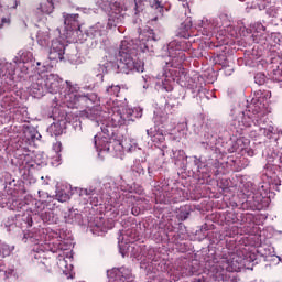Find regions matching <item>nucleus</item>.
<instances>
[{
	"mask_svg": "<svg viewBox=\"0 0 282 282\" xmlns=\"http://www.w3.org/2000/svg\"><path fill=\"white\" fill-rule=\"evenodd\" d=\"M105 111L99 109L90 110V119L94 127H100L101 132L94 137V144L97 149L98 156L105 160V153H111L113 158H122L124 155V143L121 137L116 134L113 127H122L133 122V110L131 109H118L115 108L110 117H108V122L102 120L105 118Z\"/></svg>",
	"mask_w": 282,
	"mask_h": 282,
	"instance_id": "f257e3e1",
	"label": "nucleus"
},
{
	"mask_svg": "<svg viewBox=\"0 0 282 282\" xmlns=\"http://www.w3.org/2000/svg\"><path fill=\"white\" fill-rule=\"evenodd\" d=\"M45 91L48 94H61L64 97V102L68 105H78V102H91V105H96L100 100L96 93H79L78 85L72 84L70 80L64 82L58 74L41 72L31 76L29 94L33 98H43Z\"/></svg>",
	"mask_w": 282,
	"mask_h": 282,
	"instance_id": "f03ea898",
	"label": "nucleus"
},
{
	"mask_svg": "<svg viewBox=\"0 0 282 282\" xmlns=\"http://www.w3.org/2000/svg\"><path fill=\"white\" fill-rule=\"evenodd\" d=\"M167 54L171 61L165 63L162 76L158 77V89H161L162 91H173L175 80L181 87H186L192 90L197 89V82H195V79L186 73L184 66H182V63L186 61L182 43L177 41L170 42L167 44Z\"/></svg>",
	"mask_w": 282,
	"mask_h": 282,
	"instance_id": "7ed1b4c3",
	"label": "nucleus"
},
{
	"mask_svg": "<svg viewBox=\"0 0 282 282\" xmlns=\"http://www.w3.org/2000/svg\"><path fill=\"white\" fill-rule=\"evenodd\" d=\"M167 54L171 61L165 63L162 76L158 77V89H161L162 91H173L175 80L181 87H186L192 90L197 89V82H195V79L186 73L184 66H182V63L186 61L182 43L177 41L170 42L167 44Z\"/></svg>",
	"mask_w": 282,
	"mask_h": 282,
	"instance_id": "20e7f679",
	"label": "nucleus"
},
{
	"mask_svg": "<svg viewBox=\"0 0 282 282\" xmlns=\"http://www.w3.org/2000/svg\"><path fill=\"white\" fill-rule=\"evenodd\" d=\"M254 262L252 257L243 254V251L231 252L225 249L221 254H217L209 262V272L215 281H228V272H241V270H252L250 267Z\"/></svg>",
	"mask_w": 282,
	"mask_h": 282,
	"instance_id": "39448f33",
	"label": "nucleus"
},
{
	"mask_svg": "<svg viewBox=\"0 0 282 282\" xmlns=\"http://www.w3.org/2000/svg\"><path fill=\"white\" fill-rule=\"evenodd\" d=\"M33 58L32 52L20 51L12 62L0 61V96L10 94L17 87V76L25 78L30 74Z\"/></svg>",
	"mask_w": 282,
	"mask_h": 282,
	"instance_id": "423d86ee",
	"label": "nucleus"
},
{
	"mask_svg": "<svg viewBox=\"0 0 282 282\" xmlns=\"http://www.w3.org/2000/svg\"><path fill=\"white\" fill-rule=\"evenodd\" d=\"M118 62L107 61L104 63V72L109 74H129L130 72H144V63L138 59V51L133 47V42L122 40L119 46Z\"/></svg>",
	"mask_w": 282,
	"mask_h": 282,
	"instance_id": "0eeeda50",
	"label": "nucleus"
},
{
	"mask_svg": "<svg viewBox=\"0 0 282 282\" xmlns=\"http://www.w3.org/2000/svg\"><path fill=\"white\" fill-rule=\"evenodd\" d=\"M225 32V34H229V36H237V32L235 31V26L230 24V20H228V15H220L216 19H206L204 18L198 23V32L203 34V36H210L213 32Z\"/></svg>",
	"mask_w": 282,
	"mask_h": 282,
	"instance_id": "6e6552de",
	"label": "nucleus"
},
{
	"mask_svg": "<svg viewBox=\"0 0 282 282\" xmlns=\"http://www.w3.org/2000/svg\"><path fill=\"white\" fill-rule=\"evenodd\" d=\"M276 169L282 171V152L280 154H271L268 156L267 164L262 170V181L268 186H271L273 191H280L279 186H281V178L279 174H276Z\"/></svg>",
	"mask_w": 282,
	"mask_h": 282,
	"instance_id": "1a4fd4ad",
	"label": "nucleus"
},
{
	"mask_svg": "<svg viewBox=\"0 0 282 282\" xmlns=\"http://www.w3.org/2000/svg\"><path fill=\"white\" fill-rule=\"evenodd\" d=\"M13 131H17L19 133L18 140L15 141L14 149L17 151H26L28 147L32 144V142H35V140H39L41 138V133H39V130L32 126H14Z\"/></svg>",
	"mask_w": 282,
	"mask_h": 282,
	"instance_id": "9d476101",
	"label": "nucleus"
},
{
	"mask_svg": "<svg viewBox=\"0 0 282 282\" xmlns=\"http://www.w3.org/2000/svg\"><path fill=\"white\" fill-rule=\"evenodd\" d=\"M22 241L24 243H33L34 246L45 243V246H47L46 250H50V252H53V254H56V252L63 250V246L61 245V242L47 240V236H45V234L41 230L24 232Z\"/></svg>",
	"mask_w": 282,
	"mask_h": 282,
	"instance_id": "9b49d317",
	"label": "nucleus"
},
{
	"mask_svg": "<svg viewBox=\"0 0 282 282\" xmlns=\"http://www.w3.org/2000/svg\"><path fill=\"white\" fill-rule=\"evenodd\" d=\"M123 9H122V3L116 1L112 4H110V13H109V18H108V23H107V28L109 30H113V28H117L118 32H120V34H122V29L120 25H122V23H124V13Z\"/></svg>",
	"mask_w": 282,
	"mask_h": 282,
	"instance_id": "f8f14e48",
	"label": "nucleus"
},
{
	"mask_svg": "<svg viewBox=\"0 0 282 282\" xmlns=\"http://www.w3.org/2000/svg\"><path fill=\"white\" fill-rule=\"evenodd\" d=\"M132 2L134 3L133 10L135 17H138L140 12H144L147 6H150L151 10H154L156 14L151 19V21H158L159 17L164 15V6H162V0H153L152 2L147 0H132Z\"/></svg>",
	"mask_w": 282,
	"mask_h": 282,
	"instance_id": "ddd939ff",
	"label": "nucleus"
},
{
	"mask_svg": "<svg viewBox=\"0 0 282 282\" xmlns=\"http://www.w3.org/2000/svg\"><path fill=\"white\" fill-rule=\"evenodd\" d=\"M21 0H0V28H8L12 23L10 10H17Z\"/></svg>",
	"mask_w": 282,
	"mask_h": 282,
	"instance_id": "4468645a",
	"label": "nucleus"
},
{
	"mask_svg": "<svg viewBox=\"0 0 282 282\" xmlns=\"http://www.w3.org/2000/svg\"><path fill=\"white\" fill-rule=\"evenodd\" d=\"M160 37L155 35L152 29H145L139 34V50L141 52H154L155 43Z\"/></svg>",
	"mask_w": 282,
	"mask_h": 282,
	"instance_id": "2eb2a0df",
	"label": "nucleus"
},
{
	"mask_svg": "<svg viewBox=\"0 0 282 282\" xmlns=\"http://www.w3.org/2000/svg\"><path fill=\"white\" fill-rule=\"evenodd\" d=\"M79 197H85V199H90L91 206H100L105 202L106 196L100 191V187L90 186L89 188H80Z\"/></svg>",
	"mask_w": 282,
	"mask_h": 282,
	"instance_id": "dca6fc26",
	"label": "nucleus"
},
{
	"mask_svg": "<svg viewBox=\"0 0 282 282\" xmlns=\"http://www.w3.org/2000/svg\"><path fill=\"white\" fill-rule=\"evenodd\" d=\"M34 204V200L32 198H24V199H15L11 204L12 210H26V215L22 216L23 221H25L26 226L31 228L32 224L34 223L32 220V207H30V203Z\"/></svg>",
	"mask_w": 282,
	"mask_h": 282,
	"instance_id": "f3484780",
	"label": "nucleus"
},
{
	"mask_svg": "<svg viewBox=\"0 0 282 282\" xmlns=\"http://www.w3.org/2000/svg\"><path fill=\"white\" fill-rule=\"evenodd\" d=\"M254 115L252 112H241L237 119L231 121V131L241 133L247 127H252Z\"/></svg>",
	"mask_w": 282,
	"mask_h": 282,
	"instance_id": "a211bd4d",
	"label": "nucleus"
},
{
	"mask_svg": "<svg viewBox=\"0 0 282 282\" xmlns=\"http://www.w3.org/2000/svg\"><path fill=\"white\" fill-rule=\"evenodd\" d=\"M110 282H133V273L129 268H113L111 271L107 272Z\"/></svg>",
	"mask_w": 282,
	"mask_h": 282,
	"instance_id": "6ab92c4d",
	"label": "nucleus"
},
{
	"mask_svg": "<svg viewBox=\"0 0 282 282\" xmlns=\"http://www.w3.org/2000/svg\"><path fill=\"white\" fill-rule=\"evenodd\" d=\"M137 237L138 235H135V230L133 229L119 230L118 246L122 257H124L126 246H128V243H133Z\"/></svg>",
	"mask_w": 282,
	"mask_h": 282,
	"instance_id": "aec40b11",
	"label": "nucleus"
},
{
	"mask_svg": "<svg viewBox=\"0 0 282 282\" xmlns=\"http://www.w3.org/2000/svg\"><path fill=\"white\" fill-rule=\"evenodd\" d=\"M50 61H63L65 58V43L56 39L52 41L50 53Z\"/></svg>",
	"mask_w": 282,
	"mask_h": 282,
	"instance_id": "412c9836",
	"label": "nucleus"
},
{
	"mask_svg": "<svg viewBox=\"0 0 282 282\" xmlns=\"http://www.w3.org/2000/svg\"><path fill=\"white\" fill-rule=\"evenodd\" d=\"M107 30H109V26L106 22H97L86 31V34L89 39L101 41L102 37L107 36Z\"/></svg>",
	"mask_w": 282,
	"mask_h": 282,
	"instance_id": "4be33fe9",
	"label": "nucleus"
},
{
	"mask_svg": "<svg viewBox=\"0 0 282 282\" xmlns=\"http://www.w3.org/2000/svg\"><path fill=\"white\" fill-rule=\"evenodd\" d=\"M17 155L19 156V166L21 169H34V153L25 150H17Z\"/></svg>",
	"mask_w": 282,
	"mask_h": 282,
	"instance_id": "5701e85b",
	"label": "nucleus"
},
{
	"mask_svg": "<svg viewBox=\"0 0 282 282\" xmlns=\"http://www.w3.org/2000/svg\"><path fill=\"white\" fill-rule=\"evenodd\" d=\"M78 14H65L64 13V25L67 32H74L80 30V22L78 21Z\"/></svg>",
	"mask_w": 282,
	"mask_h": 282,
	"instance_id": "b1692460",
	"label": "nucleus"
},
{
	"mask_svg": "<svg viewBox=\"0 0 282 282\" xmlns=\"http://www.w3.org/2000/svg\"><path fill=\"white\" fill-rule=\"evenodd\" d=\"M1 105L3 109H7L10 113H14L15 110L19 109V101H17V98L10 94L2 98Z\"/></svg>",
	"mask_w": 282,
	"mask_h": 282,
	"instance_id": "393cba45",
	"label": "nucleus"
},
{
	"mask_svg": "<svg viewBox=\"0 0 282 282\" xmlns=\"http://www.w3.org/2000/svg\"><path fill=\"white\" fill-rule=\"evenodd\" d=\"M193 31V19L187 17L178 29V36L181 39H191V32Z\"/></svg>",
	"mask_w": 282,
	"mask_h": 282,
	"instance_id": "a878e982",
	"label": "nucleus"
},
{
	"mask_svg": "<svg viewBox=\"0 0 282 282\" xmlns=\"http://www.w3.org/2000/svg\"><path fill=\"white\" fill-rule=\"evenodd\" d=\"M272 94L268 90H258L254 93L253 102L262 106V109L265 107V101L270 100Z\"/></svg>",
	"mask_w": 282,
	"mask_h": 282,
	"instance_id": "bb28decb",
	"label": "nucleus"
},
{
	"mask_svg": "<svg viewBox=\"0 0 282 282\" xmlns=\"http://www.w3.org/2000/svg\"><path fill=\"white\" fill-rule=\"evenodd\" d=\"M147 134L151 138L154 144H164V140H166L164 133L159 130L148 129Z\"/></svg>",
	"mask_w": 282,
	"mask_h": 282,
	"instance_id": "cd10ccee",
	"label": "nucleus"
},
{
	"mask_svg": "<svg viewBox=\"0 0 282 282\" xmlns=\"http://www.w3.org/2000/svg\"><path fill=\"white\" fill-rule=\"evenodd\" d=\"M13 120H17L18 122H30L28 109L23 107L17 108V110L13 112Z\"/></svg>",
	"mask_w": 282,
	"mask_h": 282,
	"instance_id": "c85d7f7f",
	"label": "nucleus"
},
{
	"mask_svg": "<svg viewBox=\"0 0 282 282\" xmlns=\"http://www.w3.org/2000/svg\"><path fill=\"white\" fill-rule=\"evenodd\" d=\"M36 39L41 47H47L50 45V31H39Z\"/></svg>",
	"mask_w": 282,
	"mask_h": 282,
	"instance_id": "c756f323",
	"label": "nucleus"
},
{
	"mask_svg": "<svg viewBox=\"0 0 282 282\" xmlns=\"http://www.w3.org/2000/svg\"><path fill=\"white\" fill-rule=\"evenodd\" d=\"M131 173L134 177H142V175H144V166H142L140 160H134V163L131 166Z\"/></svg>",
	"mask_w": 282,
	"mask_h": 282,
	"instance_id": "7c9ffc66",
	"label": "nucleus"
},
{
	"mask_svg": "<svg viewBox=\"0 0 282 282\" xmlns=\"http://www.w3.org/2000/svg\"><path fill=\"white\" fill-rule=\"evenodd\" d=\"M120 85H108L105 88L106 96H113L115 98H118L120 96Z\"/></svg>",
	"mask_w": 282,
	"mask_h": 282,
	"instance_id": "2f4dec72",
	"label": "nucleus"
},
{
	"mask_svg": "<svg viewBox=\"0 0 282 282\" xmlns=\"http://www.w3.org/2000/svg\"><path fill=\"white\" fill-rule=\"evenodd\" d=\"M66 224H77L80 219V214L74 209H70L67 215L64 216Z\"/></svg>",
	"mask_w": 282,
	"mask_h": 282,
	"instance_id": "473e14b6",
	"label": "nucleus"
},
{
	"mask_svg": "<svg viewBox=\"0 0 282 282\" xmlns=\"http://www.w3.org/2000/svg\"><path fill=\"white\" fill-rule=\"evenodd\" d=\"M40 10L43 14H52L54 12V0H46L40 4Z\"/></svg>",
	"mask_w": 282,
	"mask_h": 282,
	"instance_id": "72a5a7b5",
	"label": "nucleus"
},
{
	"mask_svg": "<svg viewBox=\"0 0 282 282\" xmlns=\"http://www.w3.org/2000/svg\"><path fill=\"white\" fill-rule=\"evenodd\" d=\"M170 155L175 161V164H177V162H184L187 158L184 150H172V154Z\"/></svg>",
	"mask_w": 282,
	"mask_h": 282,
	"instance_id": "f704fd0d",
	"label": "nucleus"
},
{
	"mask_svg": "<svg viewBox=\"0 0 282 282\" xmlns=\"http://www.w3.org/2000/svg\"><path fill=\"white\" fill-rule=\"evenodd\" d=\"M267 14L275 19L276 17H282V4L271 6L270 8L267 9Z\"/></svg>",
	"mask_w": 282,
	"mask_h": 282,
	"instance_id": "c9c22d12",
	"label": "nucleus"
},
{
	"mask_svg": "<svg viewBox=\"0 0 282 282\" xmlns=\"http://www.w3.org/2000/svg\"><path fill=\"white\" fill-rule=\"evenodd\" d=\"M95 188H99L101 192V195H105V197L108 199L111 197V183L107 182L104 184V187L100 183Z\"/></svg>",
	"mask_w": 282,
	"mask_h": 282,
	"instance_id": "e433bc0d",
	"label": "nucleus"
},
{
	"mask_svg": "<svg viewBox=\"0 0 282 282\" xmlns=\"http://www.w3.org/2000/svg\"><path fill=\"white\" fill-rule=\"evenodd\" d=\"M253 124L256 127H261V124H265V113H263V111L259 110L257 111V115H253Z\"/></svg>",
	"mask_w": 282,
	"mask_h": 282,
	"instance_id": "4c0bfd02",
	"label": "nucleus"
},
{
	"mask_svg": "<svg viewBox=\"0 0 282 282\" xmlns=\"http://www.w3.org/2000/svg\"><path fill=\"white\" fill-rule=\"evenodd\" d=\"M142 204H147L144 203V200H138L137 205H134L132 208H131V213L132 215H134L135 217H138V215H141V213L143 210H147V206L142 205Z\"/></svg>",
	"mask_w": 282,
	"mask_h": 282,
	"instance_id": "58836bf2",
	"label": "nucleus"
},
{
	"mask_svg": "<svg viewBox=\"0 0 282 282\" xmlns=\"http://www.w3.org/2000/svg\"><path fill=\"white\" fill-rule=\"evenodd\" d=\"M104 64H97L94 68H93V74L95 75V76H97V78H100V80H101V83H102V80H104V78H105V74H107L106 73V70H104Z\"/></svg>",
	"mask_w": 282,
	"mask_h": 282,
	"instance_id": "ea45409f",
	"label": "nucleus"
},
{
	"mask_svg": "<svg viewBox=\"0 0 282 282\" xmlns=\"http://www.w3.org/2000/svg\"><path fill=\"white\" fill-rule=\"evenodd\" d=\"M134 151H138V143L130 141L124 142V152L126 153H133Z\"/></svg>",
	"mask_w": 282,
	"mask_h": 282,
	"instance_id": "a19ab883",
	"label": "nucleus"
},
{
	"mask_svg": "<svg viewBox=\"0 0 282 282\" xmlns=\"http://www.w3.org/2000/svg\"><path fill=\"white\" fill-rule=\"evenodd\" d=\"M55 199L61 203L67 202V199H69V194L65 193L64 191H57L55 194Z\"/></svg>",
	"mask_w": 282,
	"mask_h": 282,
	"instance_id": "79ce46f5",
	"label": "nucleus"
},
{
	"mask_svg": "<svg viewBox=\"0 0 282 282\" xmlns=\"http://www.w3.org/2000/svg\"><path fill=\"white\" fill-rule=\"evenodd\" d=\"M153 120H154V124H156V127H160V124H164V122H166L167 118L166 116H162L158 112H154Z\"/></svg>",
	"mask_w": 282,
	"mask_h": 282,
	"instance_id": "37998d69",
	"label": "nucleus"
},
{
	"mask_svg": "<svg viewBox=\"0 0 282 282\" xmlns=\"http://www.w3.org/2000/svg\"><path fill=\"white\" fill-rule=\"evenodd\" d=\"M260 131L268 138L269 140H272V134L274 133V127L270 126L269 128L260 127Z\"/></svg>",
	"mask_w": 282,
	"mask_h": 282,
	"instance_id": "c03bdc74",
	"label": "nucleus"
},
{
	"mask_svg": "<svg viewBox=\"0 0 282 282\" xmlns=\"http://www.w3.org/2000/svg\"><path fill=\"white\" fill-rule=\"evenodd\" d=\"M33 162H34V166H43L45 165V159L43 158L42 154H33Z\"/></svg>",
	"mask_w": 282,
	"mask_h": 282,
	"instance_id": "a18cd8bd",
	"label": "nucleus"
},
{
	"mask_svg": "<svg viewBox=\"0 0 282 282\" xmlns=\"http://www.w3.org/2000/svg\"><path fill=\"white\" fill-rule=\"evenodd\" d=\"M140 84L142 85L143 89H149V87H151V77L149 75L142 76Z\"/></svg>",
	"mask_w": 282,
	"mask_h": 282,
	"instance_id": "49530a36",
	"label": "nucleus"
},
{
	"mask_svg": "<svg viewBox=\"0 0 282 282\" xmlns=\"http://www.w3.org/2000/svg\"><path fill=\"white\" fill-rule=\"evenodd\" d=\"M254 82L257 85H264L265 84V74L257 73L254 76Z\"/></svg>",
	"mask_w": 282,
	"mask_h": 282,
	"instance_id": "de8ad7c7",
	"label": "nucleus"
},
{
	"mask_svg": "<svg viewBox=\"0 0 282 282\" xmlns=\"http://www.w3.org/2000/svg\"><path fill=\"white\" fill-rule=\"evenodd\" d=\"M253 32H257V34H261L262 32H265V28L260 23L257 22L252 26Z\"/></svg>",
	"mask_w": 282,
	"mask_h": 282,
	"instance_id": "09e8293b",
	"label": "nucleus"
},
{
	"mask_svg": "<svg viewBox=\"0 0 282 282\" xmlns=\"http://www.w3.org/2000/svg\"><path fill=\"white\" fill-rule=\"evenodd\" d=\"M262 252L263 257H274V247H265Z\"/></svg>",
	"mask_w": 282,
	"mask_h": 282,
	"instance_id": "8fccbe9b",
	"label": "nucleus"
},
{
	"mask_svg": "<svg viewBox=\"0 0 282 282\" xmlns=\"http://www.w3.org/2000/svg\"><path fill=\"white\" fill-rule=\"evenodd\" d=\"M194 164L197 166L198 171L202 172V169H204V163H202V159L194 156Z\"/></svg>",
	"mask_w": 282,
	"mask_h": 282,
	"instance_id": "3c124183",
	"label": "nucleus"
},
{
	"mask_svg": "<svg viewBox=\"0 0 282 282\" xmlns=\"http://www.w3.org/2000/svg\"><path fill=\"white\" fill-rule=\"evenodd\" d=\"M96 3L99 8H101V10H107V7L109 6V2L105 0H97Z\"/></svg>",
	"mask_w": 282,
	"mask_h": 282,
	"instance_id": "603ef678",
	"label": "nucleus"
},
{
	"mask_svg": "<svg viewBox=\"0 0 282 282\" xmlns=\"http://www.w3.org/2000/svg\"><path fill=\"white\" fill-rule=\"evenodd\" d=\"M223 70H224L225 76H232V72H235V69H232V67H230V66H225L223 68Z\"/></svg>",
	"mask_w": 282,
	"mask_h": 282,
	"instance_id": "864d4df0",
	"label": "nucleus"
},
{
	"mask_svg": "<svg viewBox=\"0 0 282 282\" xmlns=\"http://www.w3.org/2000/svg\"><path fill=\"white\" fill-rule=\"evenodd\" d=\"M57 127H59L58 123H53L51 124L50 129L51 131H54ZM61 133H62V130L61 128H58V130L54 132V135H61Z\"/></svg>",
	"mask_w": 282,
	"mask_h": 282,
	"instance_id": "5fc2aeb1",
	"label": "nucleus"
},
{
	"mask_svg": "<svg viewBox=\"0 0 282 282\" xmlns=\"http://www.w3.org/2000/svg\"><path fill=\"white\" fill-rule=\"evenodd\" d=\"M260 3H258L259 10H265L268 8V0H259Z\"/></svg>",
	"mask_w": 282,
	"mask_h": 282,
	"instance_id": "6e6d98bb",
	"label": "nucleus"
},
{
	"mask_svg": "<svg viewBox=\"0 0 282 282\" xmlns=\"http://www.w3.org/2000/svg\"><path fill=\"white\" fill-rule=\"evenodd\" d=\"M242 151H245V153H247V155L249 158H254V155H256L254 150H252L250 148L242 149Z\"/></svg>",
	"mask_w": 282,
	"mask_h": 282,
	"instance_id": "4d7b16f0",
	"label": "nucleus"
},
{
	"mask_svg": "<svg viewBox=\"0 0 282 282\" xmlns=\"http://www.w3.org/2000/svg\"><path fill=\"white\" fill-rule=\"evenodd\" d=\"M253 199H254L256 204H261V202L263 200V196H261L259 194H254Z\"/></svg>",
	"mask_w": 282,
	"mask_h": 282,
	"instance_id": "13d9d810",
	"label": "nucleus"
},
{
	"mask_svg": "<svg viewBox=\"0 0 282 282\" xmlns=\"http://www.w3.org/2000/svg\"><path fill=\"white\" fill-rule=\"evenodd\" d=\"M12 274H14V269H8L7 271H4L6 279H10Z\"/></svg>",
	"mask_w": 282,
	"mask_h": 282,
	"instance_id": "bf43d9fd",
	"label": "nucleus"
},
{
	"mask_svg": "<svg viewBox=\"0 0 282 282\" xmlns=\"http://www.w3.org/2000/svg\"><path fill=\"white\" fill-rule=\"evenodd\" d=\"M63 144L61 142H57L53 145L54 151H56V153H61V149H62Z\"/></svg>",
	"mask_w": 282,
	"mask_h": 282,
	"instance_id": "052dcab7",
	"label": "nucleus"
},
{
	"mask_svg": "<svg viewBox=\"0 0 282 282\" xmlns=\"http://www.w3.org/2000/svg\"><path fill=\"white\" fill-rule=\"evenodd\" d=\"M2 254L3 257H10V248L2 247Z\"/></svg>",
	"mask_w": 282,
	"mask_h": 282,
	"instance_id": "680f3d73",
	"label": "nucleus"
},
{
	"mask_svg": "<svg viewBox=\"0 0 282 282\" xmlns=\"http://www.w3.org/2000/svg\"><path fill=\"white\" fill-rule=\"evenodd\" d=\"M188 215H191V213H188V212L181 213L180 214V219H182V221H185V219L188 217Z\"/></svg>",
	"mask_w": 282,
	"mask_h": 282,
	"instance_id": "e2e57ef3",
	"label": "nucleus"
},
{
	"mask_svg": "<svg viewBox=\"0 0 282 282\" xmlns=\"http://www.w3.org/2000/svg\"><path fill=\"white\" fill-rule=\"evenodd\" d=\"M191 282H206V280H204V276H196Z\"/></svg>",
	"mask_w": 282,
	"mask_h": 282,
	"instance_id": "0e129e2a",
	"label": "nucleus"
},
{
	"mask_svg": "<svg viewBox=\"0 0 282 282\" xmlns=\"http://www.w3.org/2000/svg\"><path fill=\"white\" fill-rule=\"evenodd\" d=\"M161 202H163V204H171V202H173V198H171V196H167V198H162Z\"/></svg>",
	"mask_w": 282,
	"mask_h": 282,
	"instance_id": "69168bd1",
	"label": "nucleus"
},
{
	"mask_svg": "<svg viewBox=\"0 0 282 282\" xmlns=\"http://www.w3.org/2000/svg\"><path fill=\"white\" fill-rule=\"evenodd\" d=\"M67 260H65V258H63L62 260L59 259V265H67Z\"/></svg>",
	"mask_w": 282,
	"mask_h": 282,
	"instance_id": "338daca9",
	"label": "nucleus"
},
{
	"mask_svg": "<svg viewBox=\"0 0 282 282\" xmlns=\"http://www.w3.org/2000/svg\"><path fill=\"white\" fill-rule=\"evenodd\" d=\"M148 174L150 177H153V169L148 167Z\"/></svg>",
	"mask_w": 282,
	"mask_h": 282,
	"instance_id": "774afa93",
	"label": "nucleus"
}]
</instances>
